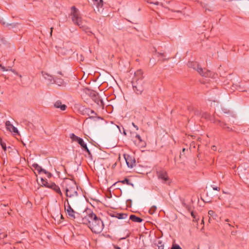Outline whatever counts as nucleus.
I'll return each instance as SVG.
<instances>
[{
	"mask_svg": "<svg viewBox=\"0 0 249 249\" xmlns=\"http://www.w3.org/2000/svg\"><path fill=\"white\" fill-rule=\"evenodd\" d=\"M53 30V27H52V28H51V32H50V35H51V36H52V35Z\"/></svg>",
	"mask_w": 249,
	"mask_h": 249,
	"instance_id": "nucleus-35",
	"label": "nucleus"
},
{
	"mask_svg": "<svg viewBox=\"0 0 249 249\" xmlns=\"http://www.w3.org/2000/svg\"><path fill=\"white\" fill-rule=\"evenodd\" d=\"M214 212L213 211H212V210H210L209 212H208V214L209 215H210L211 216H213L214 215Z\"/></svg>",
	"mask_w": 249,
	"mask_h": 249,
	"instance_id": "nucleus-28",
	"label": "nucleus"
},
{
	"mask_svg": "<svg viewBox=\"0 0 249 249\" xmlns=\"http://www.w3.org/2000/svg\"><path fill=\"white\" fill-rule=\"evenodd\" d=\"M159 55L163 56L164 54L163 53H159Z\"/></svg>",
	"mask_w": 249,
	"mask_h": 249,
	"instance_id": "nucleus-38",
	"label": "nucleus"
},
{
	"mask_svg": "<svg viewBox=\"0 0 249 249\" xmlns=\"http://www.w3.org/2000/svg\"><path fill=\"white\" fill-rule=\"evenodd\" d=\"M157 176L158 178L160 179L162 183L169 184L170 182V178L168 174L165 170H161L157 171Z\"/></svg>",
	"mask_w": 249,
	"mask_h": 249,
	"instance_id": "nucleus-5",
	"label": "nucleus"
},
{
	"mask_svg": "<svg viewBox=\"0 0 249 249\" xmlns=\"http://www.w3.org/2000/svg\"><path fill=\"white\" fill-rule=\"evenodd\" d=\"M2 69L3 70V71H5V69L4 68V67H2Z\"/></svg>",
	"mask_w": 249,
	"mask_h": 249,
	"instance_id": "nucleus-41",
	"label": "nucleus"
},
{
	"mask_svg": "<svg viewBox=\"0 0 249 249\" xmlns=\"http://www.w3.org/2000/svg\"><path fill=\"white\" fill-rule=\"evenodd\" d=\"M191 215H192V216H193L194 217H195V216H194V214L193 213H191Z\"/></svg>",
	"mask_w": 249,
	"mask_h": 249,
	"instance_id": "nucleus-40",
	"label": "nucleus"
},
{
	"mask_svg": "<svg viewBox=\"0 0 249 249\" xmlns=\"http://www.w3.org/2000/svg\"><path fill=\"white\" fill-rule=\"evenodd\" d=\"M33 167L34 168L35 171L37 172L38 173H44L45 174H46V172L45 170L43 169L41 167L39 166L37 164H34L33 165Z\"/></svg>",
	"mask_w": 249,
	"mask_h": 249,
	"instance_id": "nucleus-14",
	"label": "nucleus"
},
{
	"mask_svg": "<svg viewBox=\"0 0 249 249\" xmlns=\"http://www.w3.org/2000/svg\"><path fill=\"white\" fill-rule=\"evenodd\" d=\"M157 207L155 206H152L149 210V213L151 214H153L156 211Z\"/></svg>",
	"mask_w": 249,
	"mask_h": 249,
	"instance_id": "nucleus-22",
	"label": "nucleus"
},
{
	"mask_svg": "<svg viewBox=\"0 0 249 249\" xmlns=\"http://www.w3.org/2000/svg\"><path fill=\"white\" fill-rule=\"evenodd\" d=\"M133 89L135 90L137 94H141L143 91V88L142 85H139L137 83L136 85H133Z\"/></svg>",
	"mask_w": 249,
	"mask_h": 249,
	"instance_id": "nucleus-13",
	"label": "nucleus"
},
{
	"mask_svg": "<svg viewBox=\"0 0 249 249\" xmlns=\"http://www.w3.org/2000/svg\"><path fill=\"white\" fill-rule=\"evenodd\" d=\"M136 138L138 139V140L140 141V142H142V139H141V136L139 135H137L136 136Z\"/></svg>",
	"mask_w": 249,
	"mask_h": 249,
	"instance_id": "nucleus-30",
	"label": "nucleus"
},
{
	"mask_svg": "<svg viewBox=\"0 0 249 249\" xmlns=\"http://www.w3.org/2000/svg\"><path fill=\"white\" fill-rule=\"evenodd\" d=\"M129 219L131 220L133 222L138 223H140L142 221V219L133 214L130 216Z\"/></svg>",
	"mask_w": 249,
	"mask_h": 249,
	"instance_id": "nucleus-15",
	"label": "nucleus"
},
{
	"mask_svg": "<svg viewBox=\"0 0 249 249\" xmlns=\"http://www.w3.org/2000/svg\"><path fill=\"white\" fill-rule=\"evenodd\" d=\"M128 215L126 213H114L112 215L118 219H123L127 218Z\"/></svg>",
	"mask_w": 249,
	"mask_h": 249,
	"instance_id": "nucleus-11",
	"label": "nucleus"
},
{
	"mask_svg": "<svg viewBox=\"0 0 249 249\" xmlns=\"http://www.w3.org/2000/svg\"><path fill=\"white\" fill-rule=\"evenodd\" d=\"M50 188L53 190L55 192L59 194L60 196L62 195L61 191L60 189L59 186H57L55 184L53 183H51Z\"/></svg>",
	"mask_w": 249,
	"mask_h": 249,
	"instance_id": "nucleus-12",
	"label": "nucleus"
},
{
	"mask_svg": "<svg viewBox=\"0 0 249 249\" xmlns=\"http://www.w3.org/2000/svg\"><path fill=\"white\" fill-rule=\"evenodd\" d=\"M212 150L215 151L216 150V147L215 146H213L212 147Z\"/></svg>",
	"mask_w": 249,
	"mask_h": 249,
	"instance_id": "nucleus-33",
	"label": "nucleus"
},
{
	"mask_svg": "<svg viewBox=\"0 0 249 249\" xmlns=\"http://www.w3.org/2000/svg\"><path fill=\"white\" fill-rule=\"evenodd\" d=\"M54 107L56 108H59L61 111H64L67 108V106L64 104H62V102L59 100L54 102Z\"/></svg>",
	"mask_w": 249,
	"mask_h": 249,
	"instance_id": "nucleus-9",
	"label": "nucleus"
},
{
	"mask_svg": "<svg viewBox=\"0 0 249 249\" xmlns=\"http://www.w3.org/2000/svg\"><path fill=\"white\" fill-rule=\"evenodd\" d=\"M159 244L160 245L158 246V249H164V246L163 245L161 244V242H159Z\"/></svg>",
	"mask_w": 249,
	"mask_h": 249,
	"instance_id": "nucleus-29",
	"label": "nucleus"
},
{
	"mask_svg": "<svg viewBox=\"0 0 249 249\" xmlns=\"http://www.w3.org/2000/svg\"><path fill=\"white\" fill-rule=\"evenodd\" d=\"M124 158L126 164L129 167L132 168L135 165L136 161L134 158L128 155L125 154L124 155Z\"/></svg>",
	"mask_w": 249,
	"mask_h": 249,
	"instance_id": "nucleus-7",
	"label": "nucleus"
},
{
	"mask_svg": "<svg viewBox=\"0 0 249 249\" xmlns=\"http://www.w3.org/2000/svg\"><path fill=\"white\" fill-rule=\"evenodd\" d=\"M185 151V148H183V149H182V153H181V154L182 153H183Z\"/></svg>",
	"mask_w": 249,
	"mask_h": 249,
	"instance_id": "nucleus-36",
	"label": "nucleus"
},
{
	"mask_svg": "<svg viewBox=\"0 0 249 249\" xmlns=\"http://www.w3.org/2000/svg\"><path fill=\"white\" fill-rule=\"evenodd\" d=\"M41 183L43 186L47 187L48 188H50L51 183L48 182L46 180L44 179L43 178H41Z\"/></svg>",
	"mask_w": 249,
	"mask_h": 249,
	"instance_id": "nucleus-20",
	"label": "nucleus"
},
{
	"mask_svg": "<svg viewBox=\"0 0 249 249\" xmlns=\"http://www.w3.org/2000/svg\"><path fill=\"white\" fill-rule=\"evenodd\" d=\"M115 248H116V249H120V247H115Z\"/></svg>",
	"mask_w": 249,
	"mask_h": 249,
	"instance_id": "nucleus-39",
	"label": "nucleus"
},
{
	"mask_svg": "<svg viewBox=\"0 0 249 249\" xmlns=\"http://www.w3.org/2000/svg\"><path fill=\"white\" fill-rule=\"evenodd\" d=\"M81 146V147L87 152L89 154H90V152L88 149L87 144L85 143L83 140L81 138L79 140L78 142H77Z\"/></svg>",
	"mask_w": 249,
	"mask_h": 249,
	"instance_id": "nucleus-10",
	"label": "nucleus"
},
{
	"mask_svg": "<svg viewBox=\"0 0 249 249\" xmlns=\"http://www.w3.org/2000/svg\"><path fill=\"white\" fill-rule=\"evenodd\" d=\"M70 138L72 141L77 142H78L79 140L81 139V138L77 137L73 133H71L70 135Z\"/></svg>",
	"mask_w": 249,
	"mask_h": 249,
	"instance_id": "nucleus-17",
	"label": "nucleus"
},
{
	"mask_svg": "<svg viewBox=\"0 0 249 249\" xmlns=\"http://www.w3.org/2000/svg\"><path fill=\"white\" fill-rule=\"evenodd\" d=\"M219 124L220 126L222 127L223 129H227L229 131L231 130V129L229 127L227 126V124L225 123L219 122Z\"/></svg>",
	"mask_w": 249,
	"mask_h": 249,
	"instance_id": "nucleus-18",
	"label": "nucleus"
},
{
	"mask_svg": "<svg viewBox=\"0 0 249 249\" xmlns=\"http://www.w3.org/2000/svg\"><path fill=\"white\" fill-rule=\"evenodd\" d=\"M226 221H227V222H228V221H229V219H227L226 220Z\"/></svg>",
	"mask_w": 249,
	"mask_h": 249,
	"instance_id": "nucleus-42",
	"label": "nucleus"
},
{
	"mask_svg": "<svg viewBox=\"0 0 249 249\" xmlns=\"http://www.w3.org/2000/svg\"><path fill=\"white\" fill-rule=\"evenodd\" d=\"M0 145L2 148V149L5 151L6 150V143L3 142L2 140H0Z\"/></svg>",
	"mask_w": 249,
	"mask_h": 249,
	"instance_id": "nucleus-26",
	"label": "nucleus"
},
{
	"mask_svg": "<svg viewBox=\"0 0 249 249\" xmlns=\"http://www.w3.org/2000/svg\"><path fill=\"white\" fill-rule=\"evenodd\" d=\"M213 188L214 190H216L218 191H220V188L218 187H213Z\"/></svg>",
	"mask_w": 249,
	"mask_h": 249,
	"instance_id": "nucleus-31",
	"label": "nucleus"
},
{
	"mask_svg": "<svg viewBox=\"0 0 249 249\" xmlns=\"http://www.w3.org/2000/svg\"><path fill=\"white\" fill-rule=\"evenodd\" d=\"M53 81L56 83V84L58 85L59 86H62L64 84V81L61 79H56L55 80L53 79Z\"/></svg>",
	"mask_w": 249,
	"mask_h": 249,
	"instance_id": "nucleus-21",
	"label": "nucleus"
},
{
	"mask_svg": "<svg viewBox=\"0 0 249 249\" xmlns=\"http://www.w3.org/2000/svg\"><path fill=\"white\" fill-rule=\"evenodd\" d=\"M171 249H181L178 245H173Z\"/></svg>",
	"mask_w": 249,
	"mask_h": 249,
	"instance_id": "nucleus-27",
	"label": "nucleus"
},
{
	"mask_svg": "<svg viewBox=\"0 0 249 249\" xmlns=\"http://www.w3.org/2000/svg\"><path fill=\"white\" fill-rule=\"evenodd\" d=\"M62 187L67 197H74L78 196V186L74 180L69 178L65 179L62 182Z\"/></svg>",
	"mask_w": 249,
	"mask_h": 249,
	"instance_id": "nucleus-2",
	"label": "nucleus"
},
{
	"mask_svg": "<svg viewBox=\"0 0 249 249\" xmlns=\"http://www.w3.org/2000/svg\"><path fill=\"white\" fill-rule=\"evenodd\" d=\"M5 127L7 130L15 134L18 133V129L15 127L10 121H7L5 122Z\"/></svg>",
	"mask_w": 249,
	"mask_h": 249,
	"instance_id": "nucleus-8",
	"label": "nucleus"
},
{
	"mask_svg": "<svg viewBox=\"0 0 249 249\" xmlns=\"http://www.w3.org/2000/svg\"><path fill=\"white\" fill-rule=\"evenodd\" d=\"M132 125L136 128V129L137 130L139 129L138 126L136 125L134 123H132Z\"/></svg>",
	"mask_w": 249,
	"mask_h": 249,
	"instance_id": "nucleus-32",
	"label": "nucleus"
},
{
	"mask_svg": "<svg viewBox=\"0 0 249 249\" xmlns=\"http://www.w3.org/2000/svg\"><path fill=\"white\" fill-rule=\"evenodd\" d=\"M7 235L6 233L2 231L1 230H0V239H3L5 237H7Z\"/></svg>",
	"mask_w": 249,
	"mask_h": 249,
	"instance_id": "nucleus-25",
	"label": "nucleus"
},
{
	"mask_svg": "<svg viewBox=\"0 0 249 249\" xmlns=\"http://www.w3.org/2000/svg\"><path fill=\"white\" fill-rule=\"evenodd\" d=\"M71 17L73 23L83 30L86 31L87 27L83 25L82 19L81 15L78 10L74 6H72L71 9Z\"/></svg>",
	"mask_w": 249,
	"mask_h": 249,
	"instance_id": "nucleus-3",
	"label": "nucleus"
},
{
	"mask_svg": "<svg viewBox=\"0 0 249 249\" xmlns=\"http://www.w3.org/2000/svg\"><path fill=\"white\" fill-rule=\"evenodd\" d=\"M43 76L45 79H48V80L50 81V82H52L53 80V77L52 76L49 75L47 73H45L43 74Z\"/></svg>",
	"mask_w": 249,
	"mask_h": 249,
	"instance_id": "nucleus-23",
	"label": "nucleus"
},
{
	"mask_svg": "<svg viewBox=\"0 0 249 249\" xmlns=\"http://www.w3.org/2000/svg\"><path fill=\"white\" fill-rule=\"evenodd\" d=\"M95 4H96V6L98 8H102L103 6V0H100L99 1L97 0V1H93Z\"/></svg>",
	"mask_w": 249,
	"mask_h": 249,
	"instance_id": "nucleus-19",
	"label": "nucleus"
},
{
	"mask_svg": "<svg viewBox=\"0 0 249 249\" xmlns=\"http://www.w3.org/2000/svg\"><path fill=\"white\" fill-rule=\"evenodd\" d=\"M82 222L84 224L88 225L92 231L95 233H100L104 228V224L102 220L92 212L83 218Z\"/></svg>",
	"mask_w": 249,
	"mask_h": 249,
	"instance_id": "nucleus-1",
	"label": "nucleus"
},
{
	"mask_svg": "<svg viewBox=\"0 0 249 249\" xmlns=\"http://www.w3.org/2000/svg\"><path fill=\"white\" fill-rule=\"evenodd\" d=\"M135 76L136 77H138V80L141 79V80L142 79V71L141 70H139L137 71L135 73Z\"/></svg>",
	"mask_w": 249,
	"mask_h": 249,
	"instance_id": "nucleus-16",
	"label": "nucleus"
},
{
	"mask_svg": "<svg viewBox=\"0 0 249 249\" xmlns=\"http://www.w3.org/2000/svg\"><path fill=\"white\" fill-rule=\"evenodd\" d=\"M66 201L67 203V205H66V204H65V210L67 212L70 218H71V219H74L75 218V212L74 211L73 209L70 205V204H69L68 199H66Z\"/></svg>",
	"mask_w": 249,
	"mask_h": 249,
	"instance_id": "nucleus-6",
	"label": "nucleus"
},
{
	"mask_svg": "<svg viewBox=\"0 0 249 249\" xmlns=\"http://www.w3.org/2000/svg\"><path fill=\"white\" fill-rule=\"evenodd\" d=\"M92 1H94V0H92ZM95 1H97V0H95Z\"/></svg>",
	"mask_w": 249,
	"mask_h": 249,
	"instance_id": "nucleus-44",
	"label": "nucleus"
},
{
	"mask_svg": "<svg viewBox=\"0 0 249 249\" xmlns=\"http://www.w3.org/2000/svg\"><path fill=\"white\" fill-rule=\"evenodd\" d=\"M91 113L92 114H95V112H94V111L93 110H91Z\"/></svg>",
	"mask_w": 249,
	"mask_h": 249,
	"instance_id": "nucleus-37",
	"label": "nucleus"
},
{
	"mask_svg": "<svg viewBox=\"0 0 249 249\" xmlns=\"http://www.w3.org/2000/svg\"><path fill=\"white\" fill-rule=\"evenodd\" d=\"M140 80V79H139V80ZM141 81H142V80H140V82H141ZM140 84H141V83H140Z\"/></svg>",
	"mask_w": 249,
	"mask_h": 249,
	"instance_id": "nucleus-43",
	"label": "nucleus"
},
{
	"mask_svg": "<svg viewBox=\"0 0 249 249\" xmlns=\"http://www.w3.org/2000/svg\"><path fill=\"white\" fill-rule=\"evenodd\" d=\"M188 66L196 70L203 76L208 77L211 76V72L210 71H206L204 72L203 69L200 67L196 62H189L188 63Z\"/></svg>",
	"mask_w": 249,
	"mask_h": 249,
	"instance_id": "nucleus-4",
	"label": "nucleus"
},
{
	"mask_svg": "<svg viewBox=\"0 0 249 249\" xmlns=\"http://www.w3.org/2000/svg\"><path fill=\"white\" fill-rule=\"evenodd\" d=\"M120 182L122 183H123V184H126L129 185H133L132 184H131L129 180L127 179V178H125L124 180H123L122 181H121Z\"/></svg>",
	"mask_w": 249,
	"mask_h": 249,
	"instance_id": "nucleus-24",
	"label": "nucleus"
},
{
	"mask_svg": "<svg viewBox=\"0 0 249 249\" xmlns=\"http://www.w3.org/2000/svg\"><path fill=\"white\" fill-rule=\"evenodd\" d=\"M150 3H154L156 5H159V2H150Z\"/></svg>",
	"mask_w": 249,
	"mask_h": 249,
	"instance_id": "nucleus-34",
	"label": "nucleus"
}]
</instances>
